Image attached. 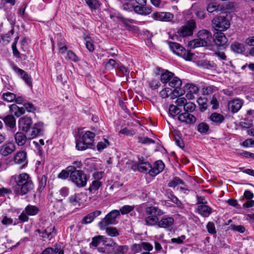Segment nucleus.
Instances as JSON below:
<instances>
[{
  "mask_svg": "<svg viewBox=\"0 0 254 254\" xmlns=\"http://www.w3.org/2000/svg\"><path fill=\"white\" fill-rule=\"evenodd\" d=\"M16 184V192L17 194L23 195L31 191L34 188V184L29 175L23 173L18 175L12 176Z\"/></svg>",
  "mask_w": 254,
  "mask_h": 254,
  "instance_id": "nucleus-1",
  "label": "nucleus"
},
{
  "mask_svg": "<svg viewBox=\"0 0 254 254\" xmlns=\"http://www.w3.org/2000/svg\"><path fill=\"white\" fill-rule=\"evenodd\" d=\"M212 41V37L210 32L206 29H202L198 32V38L190 41L189 47L191 49L200 47L208 46Z\"/></svg>",
  "mask_w": 254,
  "mask_h": 254,
  "instance_id": "nucleus-2",
  "label": "nucleus"
},
{
  "mask_svg": "<svg viewBox=\"0 0 254 254\" xmlns=\"http://www.w3.org/2000/svg\"><path fill=\"white\" fill-rule=\"evenodd\" d=\"M163 214V211L157 207H147L144 213L145 224L148 226L156 225L158 221V217Z\"/></svg>",
  "mask_w": 254,
  "mask_h": 254,
  "instance_id": "nucleus-3",
  "label": "nucleus"
},
{
  "mask_svg": "<svg viewBox=\"0 0 254 254\" xmlns=\"http://www.w3.org/2000/svg\"><path fill=\"white\" fill-rule=\"evenodd\" d=\"M160 80L163 83H168L170 86L175 88L180 87L182 83L180 78L167 70L161 74Z\"/></svg>",
  "mask_w": 254,
  "mask_h": 254,
  "instance_id": "nucleus-4",
  "label": "nucleus"
},
{
  "mask_svg": "<svg viewBox=\"0 0 254 254\" xmlns=\"http://www.w3.org/2000/svg\"><path fill=\"white\" fill-rule=\"evenodd\" d=\"M87 176L82 170L71 171L70 176V181L77 188L84 187L87 184Z\"/></svg>",
  "mask_w": 254,
  "mask_h": 254,
  "instance_id": "nucleus-5",
  "label": "nucleus"
},
{
  "mask_svg": "<svg viewBox=\"0 0 254 254\" xmlns=\"http://www.w3.org/2000/svg\"><path fill=\"white\" fill-rule=\"evenodd\" d=\"M170 50L177 55L183 58L186 60H191L193 55L186 50L180 44L173 42H168Z\"/></svg>",
  "mask_w": 254,
  "mask_h": 254,
  "instance_id": "nucleus-6",
  "label": "nucleus"
},
{
  "mask_svg": "<svg viewBox=\"0 0 254 254\" xmlns=\"http://www.w3.org/2000/svg\"><path fill=\"white\" fill-rule=\"evenodd\" d=\"M230 23L228 19L225 16L219 15L212 20V26L217 31L221 32L228 29Z\"/></svg>",
  "mask_w": 254,
  "mask_h": 254,
  "instance_id": "nucleus-7",
  "label": "nucleus"
},
{
  "mask_svg": "<svg viewBox=\"0 0 254 254\" xmlns=\"http://www.w3.org/2000/svg\"><path fill=\"white\" fill-rule=\"evenodd\" d=\"M120 215V211L114 209L108 213L104 218L98 223L100 229L104 230L108 225L114 224L116 218Z\"/></svg>",
  "mask_w": 254,
  "mask_h": 254,
  "instance_id": "nucleus-8",
  "label": "nucleus"
},
{
  "mask_svg": "<svg viewBox=\"0 0 254 254\" xmlns=\"http://www.w3.org/2000/svg\"><path fill=\"white\" fill-rule=\"evenodd\" d=\"M196 27L195 22L194 20H189L185 25L178 29L177 33L178 35L183 37L190 36L192 35L193 31Z\"/></svg>",
  "mask_w": 254,
  "mask_h": 254,
  "instance_id": "nucleus-9",
  "label": "nucleus"
},
{
  "mask_svg": "<svg viewBox=\"0 0 254 254\" xmlns=\"http://www.w3.org/2000/svg\"><path fill=\"white\" fill-rule=\"evenodd\" d=\"M44 124L43 122H38L34 124L32 127V130L29 135L28 139H32L37 136L42 135L44 133Z\"/></svg>",
  "mask_w": 254,
  "mask_h": 254,
  "instance_id": "nucleus-10",
  "label": "nucleus"
},
{
  "mask_svg": "<svg viewBox=\"0 0 254 254\" xmlns=\"http://www.w3.org/2000/svg\"><path fill=\"white\" fill-rule=\"evenodd\" d=\"M244 102L240 99H235L229 102L228 104V109L232 113L238 112L242 108Z\"/></svg>",
  "mask_w": 254,
  "mask_h": 254,
  "instance_id": "nucleus-11",
  "label": "nucleus"
},
{
  "mask_svg": "<svg viewBox=\"0 0 254 254\" xmlns=\"http://www.w3.org/2000/svg\"><path fill=\"white\" fill-rule=\"evenodd\" d=\"M86 195L84 193H75L68 198L69 203L70 206L77 207L80 205L82 198L85 197Z\"/></svg>",
  "mask_w": 254,
  "mask_h": 254,
  "instance_id": "nucleus-12",
  "label": "nucleus"
},
{
  "mask_svg": "<svg viewBox=\"0 0 254 254\" xmlns=\"http://www.w3.org/2000/svg\"><path fill=\"white\" fill-rule=\"evenodd\" d=\"M213 41L219 46H224L227 42V39L225 34L222 32L217 31L214 34Z\"/></svg>",
  "mask_w": 254,
  "mask_h": 254,
  "instance_id": "nucleus-13",
  "label": "nucleus"
},
{
  "mask_svg": "<svg viewBox=\"0 0 254 254\" xmlns=\"http://www.w3.org/2000/svg\"><path fill=\"white\" fill-rule=\"evenodd\" d=\"M178 119L180 121L188 124H194L196 121L195 117L188 112H184L179 114Z\"/></svg>",
  "mask_w": 254,
  "mask_h": 254,
  "instance_id": "nucleus-14",
  "label": "nucleus"
},
{
  "mask_svg": "<svg viewBox=\"0 0 254 254\" xmlns=\"http://www.w3.org/2000/svg\"><path fill=\"white\" fill-rule=\"evenodd\" d=\"M32 124V120L30 118L24 117L19 120V126L22 130L27 132Z\"/></svg>",
  "mask_w": 254,
  "mask_h": 254,
  "instance_id": "nucleus-15",
  "label": "nucleus"
},
{
  "mask_svg": "<svg viewBox=\"0 0 254 254\" xmlns=\"http://www.w3.org/2000/svg\"><path fill=\"white\" fill-rule=\"evenodd\" d=\"M15 150V145L12 142L5 143L1 146L0 154L3 156H6L12 153Z\"/></svg>",
  "mask_w": 254,
  "mask_h": 254,
  "instance_id": "nucleus-16",
  "label": "nucleus"
},
{
  "mask_svg": "<svg viewBox=\"0 0 254 254\" xmlns=\"http://www.w3.org/2000/svg\"><path fill=\"white\" fill-rule=\"evenodd\" d=\"M164 164L162 161L158 160L156 161L154 163L153 166H152V170L150 172V176H156L164 170Z\"/></svg>",
  "mask_w": 254,
  "mask_h": 254,
  "instance_id": "nucleus-17",
  "label": "nucleus"
},
{
  "mask_svg": "<svg viewBox=\"0 0 254 254\" xmlns=\"http://www.w3.org/2000/svg\"><path fill=\"white\" fill-rule=\"evenodd\" d=\"M174 222V218L172 217H163L157 224L159 227L167 228L171 227Z\"/></svg>",
  "mask_w": 254,
  "mask_h": 254,
  "instance_id": "nucleus-18",
  "label": "nucleus"
},
{
  "mask_svg": "<svg viewBox=\"0 0 254 254\" xmlns=\"http://www.w3.org/2000/svg\"><path fill=\"white\" fill-rule=\"evenodd\" d=\"M12 67L16 72L21 76V78L25 81L27 84L29 86H32L31 78L27 72L19 68L14 64H12Z\"/></svg>",
  "mask_w": 254,
  "mask_h": 254,
  "instance_id": "nucleus-19",
  "label": "nucleus"
},
{
  "mask_svg": "<svg viewBox=\"0 0 254 254\" xmlns=\"http://www.w3.org/2000/svg\"><path fill=\"white\" fill-rule=\"evenodd\" d=\"M101 213V211L98 210L90 213L87 215L83 217L81 221L82 224H87L91 223L94 219L97 216H99Z\"/></svg>",
  "mask_w": 254,
  "mask_h": 254,
  "instance_id": "nucleus-20",
  "label": "nucleus"
},
{
  "mask_svg": "<svg viewBox=\"0 0 254 254\" xmlns=\"http://www.w3.org/2000/svg\"><path fill=\"white\" fill-rule=\"evenodd\" d=\"M133 10L135 13L143 15H148L152 11L150 7L140 5L134 6Z\"/></svg>",
  "mask_w": 254,
  "mask_h": 254,
  "instance_id": "nucleus-21",
  "label": "nucleus"
},
{
  "mask_svg": "<svg viewBox=\"0 0 254 254\" xmlns=\"http://www.w3.org/2000/svg\"><path fill=\"white\" fill-rule=\"evenodd\" d=\"M137 169L140 172L144 173L148 172L150 175V172L152 170V166L148 162L139 161L137 165Z\"/></svg>",
  "mask_w": 254,
  "mask_h": 254,
  "instance_id": "nucleus-22",
  "label": "nucleus"
},
{
  "mask_svg": "<svg viewBox=\"0 0 254 254\" xmlns=\"http://www.w3.org/2000/svg\"><path fill=\"white\" fill-rule=\"evenodd\" d=\"M26 135L22 132H17L14 135L15 142L18 146L24 145L27 140Z\"/></svg>",
  "mask_w": 254,
  "mask_h": 254,
  "instance_id": "nucleus-23",
  "label": "nucleus"
},
{
  "mask_svg": "<svg viewBox=\"0 0 254 254\" xmlns=\"http://www.w3.org/2000/svg\"><path fill=\"white\" fill-rule=\"evenodd\" d=\"M9 111L16 117H19L25 113V109L23 107H19L15 104L9 106Z\"/></svg>",
  "mask_w": 254,
  "mask_h": 254,
  "instance_id": "nucleus-24",
  "label": "nucleus"
},
{
  "mask_svg": "<svg viewBox=\"0 0 254 254\" xmlns=\"http://www.w3.org/2000/svg\"><path fill=\"white\" fill-rule=\"evenodd\" d=\"M197 211L199 214L203 217H208L212 212V209L208 206L205 205H198Z\"/></svg>",
  "mask_w": 254,
  "mask_h": 254,
  "instance_id": "nucleus-25",
  "label": "nucleus"
},
{
  "mask_svg": "<svg viewBox=\"0 0 254 254\" xmlns=\"http://www.w3.org/2000/svg\"><path fill=\"white\" fill-rule=\"evenodd\" d=\"M95 134L90 131H86L81 137V138L85 143L91 145L94 140Z\"/></svg>",
  "mask_w": 254,
  "mask_h": 254,
  "instance_id": "nucleus-26",
  "label": "nucleus"
},
{
  "mask_svg": "<svg viewBox=\"0 0 254 254\" xmlns=\"http://www.w3.org/2000/svg\"><path fill=\"white\" fill-rule=\"evenodd\" d=\"M41 254H64V251L59 247H49L45 249Z\"/></svg>",
  "mask_w": 254,
  "mask_h": 254,
  "instance_id": "nucleus-27",
  "label": "nucleus"
},
{
  "mask_svg": "<svg viewBox=\"0 0 254 254\" xmlns=\"http://www.w3.org/2000/svg\"><path fill=\"white\" fill-rule=\"evenodd\" d=\"M26 153L23 151L17 152L14 156L15 163L21 164L26 161Z\"/></svg>",
  "mask_w": 254,
  "mask_h": 254,
  "instance_id": "nucleus-28",
  "label": "nucleus"
},
{
  "mask_svg": "<svg viewBox=\"0 0 254 254\" xmlns=\"http://www.w3.org/2000/svg\"><path fill=\"white\" fill-rule=\"evenodd\" d=\"M3 121L5 125L12 128L15 126V119L12 115H7L3 118Z\"/></svg>",
  "mask_w": 254,
  "mask_h": 254,
  "instance_id": "nucleus-29",
  "label": "nucleus"
},
{
  "mask_svg": "<svg viewBox=\"0 0 254 254\" xmlns=\"http://www.w3.org/2000/svg\"><path fill=\"white\" fill-rule=\"evenodd\" d=\"M24 211L28 215L33 216L37 214L39 209L36 206L28 205L25 208Z\"/></svg>",
  "mask_w": 254,
  "mask_h": 254,
  "instance_id": "nucleus-30",
  "label": "nucleus"
},
{
  "mask_svg": "<svg viewBox=\"0 0 254 254\" xmlns=\"http://www.w3.org/2000/svg\"><path fill=\"white\" fill-rule=\"evenodd\" d=\"M209 119L212 122L220 124L224 121V117L219 113H214L210 115Z\"/></svg>",
  "mask_w": 254,
  "mask_h": 254,
  "instance_id": "nucleus-31",
  "label": "nucleus"
},
{
  "mask_svg": "<svg viewBox=\"0 0 254 254\" xmlns=\"http://www.w3.org/2000/svg\"><path fill=\"white\" fill-rule=\"evenodd\" d=\"M82 166L83 164L80 161H75L72 162V165L67 167V170L71 172L78 171L77 169H81Z\"/></svg>",
  "mask_w": 254,
  "mask_h": 254,
  "instance_id": "nucleus-32",
  "label": "nucleus"
},
{
  "mask_svg": "<svg viewBox=\"0 0 254 254\" xmlns=\"http://www.w3.org/2000/svg\"><path fill=\"white\" fill-rule=\"evenodd\" d=\"M180 184L184 185L185 183L184 181L180 178L178 177H175L173 178V179L169 182V183L168 184V187L171 188H175L177 185Z\"/></svg>",
  "mask_w": 254,
  "mask_h": 254,
  "instance_id": "nucleus-33",
  "label": "nucleus"
},
{
  "mask_svg": "<svg viewBox=\"0 0 254 254\" xmlns=\"http://www.w3.org/2000/svg\"><path fill=\"white\" fill-rule=\"evenodd\" d=\"M89 145L88 144L85 143V142L81 138L76 141V148L78 150H84L88 148Z\"/></svg>",
  "mask_w": 254,
  "mask_h": 254,
  "instance_id": "nucleus-34",
  "label": "nucleus"
},
{
  "mask_svg": "<svg viewBox=\"0 0 254 254\" xmlns=\"http://www.w3.org/2000/svg\"><path fill=\"white\" fill-rule=\"evenodd\" d=\"M84 39L85 41L86 47L90 52H93L94 50L93 43L91 38L88 36H85Z\"/></svg>",
  "mask_w": 254,
  "mask_h": 254,
  "instance_id": "nucleus-35",
  "label": "nucleus"
},
{
  "mask_svg": "<svg viewBox=\"0 0 254 254\" xmlns=\"http://www.w3.org/2000/svg\"><path fill=\"white\" fill-rule=\"evenodd\" d=\"M106 232L110 237H117L120 235L119 232L115 227H106Z\"/></svg>",
  "mask_w": 254,
  "mask_h": 254,
  "instance_id": "nucleus-36",
  "label": "nucleus"
},
{
  "mask_svg": "<svg viewBox=\"0 0 254 254\" xmlns=\"http://www.w3.org/2000/svg\"><path fill=\"white\" fill-rule=\"evenodd\" d=\"M117 72L120 73L121 76L127 75L129 74V70L127 68L122 64H118L117 66Z\"/></svg>",
  "mask_w": 254,
  "mask_h": 254,
  "instance_id": "nucleus-37",
  "label": "nucleus"
},
{
  "mask_svg": "<svg viewBox=\"0 0 254 254\" xmlns=\"http://www.w3.org/2000/svg\"><path fill=\"white\" fill-rule=\"evenodd\" d=\"M232 50L237 53H241L244 51V46L242 44L234 43L231 45Z\"/></svg>",
  "mask_w": 254,
  "mask_h": 254,
  "instance_id": "nucleus-38",
  "label": "nucleus"
},
{
  "mask_svg": "<svg viewBox=\"0 0 254 254\" xmlns=\"http://www.w3.org/2000/svg\"><path fill=\"white\" fill-rule=\"evenodd\" d=\"M2 98L8 102H13L16 99V95L10 92L4 93L2 94Z\"/></svg>",
  "mask_w": 254,
  "mask_h": 254,
  "instance_id": "nucleus-39",
  "label": "nucleus"
},
{
  "mask_svg": "<svg viewBox=\"0 0 254 254\" xmlns=\"http://www.w3.org/2000/svg\"><path fill=\"white\" fill-rule=\"evenodd\" d=\"M209 129L208 125L205 123L202 122L197 126V130L201 133H206Z\"/></svg>",
  "mask_w": 254,
  "mask_h": 254,
  "instance_id": "nucleus-40",
  "label": "nucleus"
},
{
  "mask_svg": "<svg viewBox=\"0 0 254 254\" xmlns=\"http://www.w3.org/2000/svg\"><path fill=\"white\" fill-rule=\"evenodd\" d=\"M103 240V236H98L96 237H94L92 239V242L90 244V246L97 247L101 242Z\"/></svg>",
  "mask_w": 254,
  "mask_h": 254,
  "instance_id": "nucleus-41",
  "label": "nucleus"
},
{
  "mask_svg": "<svg viewBox=\"0 0 254 254\" xmlns=\"http://www.w3.org/2000/svg\"><path fill=\"white\" fill-rule=\"evenodd\" d=\"M133 209L134 206L126 205L120 209V213H121L122 215H125L132 211Z\"/></svg>",
  "mask_w": 254,
  "mask_h": 254,
  "instance_id": "nucleus-42",
  "label": "nucleus"
},
{
  "mask_svg": "<svg viewBox=\"0 0 254 254\" xmlns=\"http://www.w3.org/2000/svg\"><path fill=\"white\" fill-rule=\"evenodd\" d=\"M180 111L178 106L174 105H171L169 106V113L170 116L172 117H175L176 115H178Z\"/></svg>",
  "mask_w": 254,
  "mask_h": 254,
  "instance_id": "nucleus-43",
  "label": "nucleus"
},
{
  "mask_svg": "<svg viewBox=\"0 0 254 254\" xmlns=\"http://www.w3.org/2000/svg\"><path fill=\"white\" fill-rule=\"evenodd\" d=\"M101 182L99 180L93 181L89 188V190L90 191H92L98 190L101 187Z\"/></svg>",
  "mask_w": 254,
  "mask_h": 254,
  "instance_id": "nucleus-44",
  "label": "nucleus"
},
{
  "mask_svg": "<svg viewBox=\"0 0 254 254\" xmlns=\"http://www.w3.org/2000/svg\"><path fill=\"white\" fill-rule=\"evenodd\" d=\"M128 247L127 246H119L114 254H127Z\"/></svg>",
  "mask_w": 254,
  "mask_h": 254,
  "instance_id": "nucleus-45",
  "label": "nucleus"
},
{
  "mask_svg": "<svg viewBox=\"0 0 254 254\" xmlns=\"http://www.w3.org/2000/svg\"><path fill=\"white\" fill-rule=\"evenodd\" d=\"M195 105L191 102H187L185 104L184 109L185 112H191L193 111L195 109Z\"/></svg>",
  "mask_w": 254,
  "mask_h": 254,
  "instance_id": "nucleus-46",
  "label": "nucleus"
},
{
  "mask_svg": "<svg viewBox=\"0 0 254 254\" xmlns=\"http://www.w3.org/2000/svg\"><path fill=\"white\" fill-rule=\"evenodd\" d=\"M71 172L70 171L67 170V167L66 168L65 170H62L61 173L58 175V178L62 179V180H65L68 178V177L70 178V173Z\"/></svg>",
  "mask_w": 254,
  "mask_h": 254,
  "instance_id": "nucleus-47",
  "label": "nucleus"
},
{
  "mask_svg": "<svg viewBox=\"0 0 254 254\" xmlns=\"http://www.w3.org/2000/svg\"><path fill=\"white\" fill-rule=\"evenodd\" d=\"M230 228L232 230L241 233H243L246 231L245 227L243 225L232 224L230 225Z\"/></svg>",
  "mask_w": 254,
  "mask_h": 254,
  "instance_id": "nucleus-48",
  "label": "nucleus"
},
{
  "mask_svg": "<svg viewBox=\"0 0 254 254\" xmlns=\"http://www.w3.org/2000/svg\"><path fill=\"white\" fill-rule=\"evenodd\" d=\"M138 141L143 144L154 143L155 141L152 139L147 137H137Z\"/></svg>",
  "mask_w": 254,
  "mask_h": 254,
  "instance_id": "nucleus-49",
  "label": "nucleus"
},
{
  "mask_svg": "<svg viewBox=\"0 0 254 254\" xmlns=\"http://www.w3.org/2000/svg\"><path fill=\"white\" fill-rule=\"evenodd\" d=\"M88 6L93 9H96L99 6V3L97 0H85Z\"/></svg>",
  "mask_w": 254,
  "mask_h": 254,
  "instance_id": "nucleus-50",
  "label": "nucleus"
},
{
  "mask_svg": "<svg viewBox=\"0 0 254 254\" xmlns=\"http://www.w3.org/2000/svg\"><path fill=\"white\" fill-rule=\"evenodd\" d=\"M216 89L214 86H205L202 89L203 93L204 95H209L214 92Z\"/></svg>",
  "mask_w": 254,
  "mask_h": 254,
  "instance_id": "nucleus-51",
  "label": "nucleus"
},
{
  "mask_svg": "<svg viewBox=\"0 0 254 254\" xmlns=\"http://www.w3.org/2000/svg\"><path fill=\"white\" fill-rule=\"evenodd\" d=\"M103 245L104 246L108 247H114L116 243L111 238H105L103 237V240H102Z\"/></svg>",
  "mask_w": 254,
  "mask_h": 254,
  "instance_id": "nucleus-52",
  "label": "nucleus"
},
{
  "mask_svg": "<svg viewBox=\"0 0 254 254\" xmlns=\"http://www.w3.org/2000/svg\"><path fill=\"white\" fill-rule=\"evenodd\" d=\"M188 92L190 93V98H191L192 94H196L198 92L199 89L197 86L192 84H188Z\"/></svg>",
  "mask_w": 254,
  "mask_h": 254,
  "instance_id": "nucleus-53",
  "label": "nucleus"
},
{
  "mask_svg": "<svg viewBox=\"0 0 254 254\" xmlns=\"http://www.w3.org/2000/svg\"><path fill=\"white\" fill-rule=\"evenodd\" d=\"M206 228L209 233L214 235L216 233L215 225L212 222H209L206 225Z\"/></svg>",
  "mask_w": 254,
  "mask_h": 254,
  "instance_id": "nucleus-54",
  "label": "nucleus"
},
{
  "mask_svg": "<svg viewBox=\"0 0 254 254\" xmlns=\"http://www.w3.org/2000/svg\"><path fill=\"white\" fill-rule=\"evenodd\" d=\"M23 108L25 109V111L26 110L28 112L33 113L36 110V108L33 104L29 102L24 103Z\"/></svg>",
  "mask_w": 254,
  "mask_h": 254,
  "instance_id": "nucleus-55",
  "label": "nucleus"
},
{
  "mask_svg": "<svg viewBox=\"0 0 254 254\" xmlns=\"http://www.w3.org/2000/svg\"><path fill=\"white\" fill-rule=\"evenodd\" d=\"M172 93V90L169 88H165L160 92V95L163 98H167L169 94Z\"/></svg>",
  "mask_w": 254,
  "mask_h": 254,
  "instance_id": "nucleus-56",
  "label": "nucleus"
},
{
  "mask_svg": "<svg viewBox=\"0 0 254 254\" xmlns=\"http://www.w3.org/2000/svg\"><path fill=\"white\" fill-rule=\"evenodd\" d=\"M246 43L248 46L253 47V48H252L249 51V54L252 56L251 52L252 50H254V36L248 38L246 40Z\"/></svg>",
  "mask_w": 254,
  "mask_h": 254,
  "instance_id": "nucleus-57",
  "label": "nucleus"
},
{
  "mask_svg": "<svg viewBox=\"0 0 254 254\" xmlns=\"http://www.w3.org/2000/svg\"><path fill=\"white\" fill-rule=\"evenodd\" d=\"M47 183V177L45 175H42L41 178L39 179V190L43 189L46 185Z\"/></svg>",
  "mask_w": 254,
  "mask_h": 254,
  "instance_id": "nucleus-58",
  "label": "nucleus"
},
{
  "mask_svg": "<svg viewBox=\"0 0 254 254\" xmlns=\"http://www.w3.org/2000/svg\"><path fill=\"white\" fill-rule=\"evenodd\" d=\"M163 21H170L174 18V15L170 12H163Z\"/></svg>",
  "mask_w": 254,
  "mask_h": 254,
  "instance_id": "nucleus-59",
  "label": "nucleus"
},
{
  "mask_svg": "<svg viewBox=\"0 0 254 254\" xmlns=\"http://www.w3.org/2000/svg\"><path fill=\"white\" fill-rule=\"evenodd\" d=\"M40 237L51 240L53 238V233L48 231V229H45L42 231V235H40Z\"/></svg>",
  "mask_w": 254,
  "mask_h": 254,
  "instance_id": "nucleus-60",
  "label": "nucleus"
},
{
  "mask_svg": "<svg viewBox=\"0 0 254 254\" xmlns=\"http://www.w3.org/2000/svg\"><path fill=\"white\" fill-rule=\"evenodd\" d=\"M109 144V143L108 141L105 139L103 141H101L98 143L97 149L98 150H103Z\"/></svg>",
  "mask_w": 254,
  "mask_h": 254,
  "instance_id": "nucleus-61",
  "label": "nucleus"
},
{
  "mask_svg": "<svg viewBox=\"0 0 254 254\" xmlns=\"http://www.w3.org/2000/svg\"><path fill=\"white\" fill-rule=\"evenodd\" d=\"M163 12H156L152 13L151 17L155 20L163 21Z\"/></svg>",
  "mask_w": 254,
  "mask_h": 254,
  "instance_id": "nucleus-62",
  "label": "nucleus"
},
{
  "mask_svg": "<svg viewBox=\"0 0 254 254\" xmlns=\"http://www.w3.org/2000/svg\"><path fill=\"white\" fill-rule=\"evenodd\" d=\"M122 8L124 10L131 11L133 10L134 6L131 3L127 2L123 4Z\"/></svg>",
  "mask_w": 254,
  "mask_h": 254,
  "instance_id": "nucleus-63",
  "label": "nucleus"
},
{
  "mask_svg": "<svg viewBox=\"0 0 254 254\" xmlns=\"http://www.w3.org/2000/svg\"><path fill=\"white\" fill-rule=\"evenodd\" d=\"M67 58L71 61L75 62L78 61V57L72 51H68L67 53Z\"/></svg>",
  "mask_w": 254,
  "mask_h": 254,
  "instance_id": "nucleus-64",
  "label": "nucleus"
}]
</instances>
